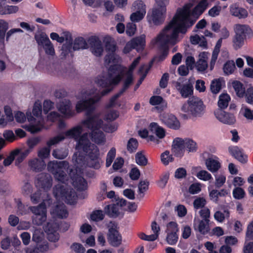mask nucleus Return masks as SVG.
<instances>
[{"label": "nucleus", "instance_id": "680f3d73", "mask_svg": "<svg viewBox=\"0 0 253 253\" xmlns=\"http://www.w3.org/2000/svg\"><path fill=\"white\" fill-rule=\"evenodd\" d=\"M244 97L247 103L253 105V86H250L246 89Z\"/></svg>", "mask_w": 253, "mask_h": 253}, {"label": "nucleus", "instance_id": "423d86ee", "mask_svg": "<svg viewBox=\"0 0 253 253\" xmlns=\"http://www.w3.org/2000/svg\"><path fill=\"white\" fill-rule=\"evenodd\" d=\"M157 5L158 7L153 9L150 15L148 13L147 18L149 23L152 22L155 25H160L164 23L165 19L166 5L164 4Z\"/></svg>", "mask_w": 253, "mask_h": 253}, {"label": "nucleus", "instance_id": "2eb2a0df", "mask_svg": "<svg viewBox=\"0 0 253 253\" xmlns=\"http://www.w3.org/2000/svg\"><path fill=\"white\" fill-rule=\"evenodd\" d=\"M58 111L65 118H70L75 115L74 111L72 110L71 102L69 100H65L58 105Z\"/></svg>", "mask_w": 253, "mask_h": 253}, {"label": "nucleus", "instance_id": "8fccbe9b", "mask_svg": "<svg viewBox=\"0 0 253 253\" xmlns=\"http://www.w3.org/2000/svg\"><path fill=\"white\" fill-rule=\"evenodd\" d=\"M138 146V142L136 139L130 138L127 144V150L128 152L132 153L135 152Z\"/></svg>", "mask_w": 253, "mask_h": 253}, {"label": "nucleus", "instance_id": "69168bd1", "mask_svg": "<svg viewBox=\"0 0 253 253\" xmlns=\"http://www.w3.org/2000/svg\"><path fill=\"white\" fill-rule=\"evenodd\" d=\"M29 152L28 150H25L23 152H21L19 150L18 154H17L15 157V165L18 166L19 165H20L26 158V157L29 154Z\"/></svg>", "mask_w": 253, "mask_h": 253}, {"label": "nucleus", "instance_id": "a211bd4d", "mask_svg": "<svg viewBox=\"0 0 253 253\" xmlns=\"http://www.w3.org/2000/svg\"><path fill=\"white\" fill-rule=\"evenodd\" d=\"M71 178L73 185L78 191H82L87 189V181L81 175L76 173Z\"/></svg>", "mask_w": 253, "mask_h": 253}, {"label": "nucleus", "instance_id": "c03bdc74", "mask_svg": "<svg viewBox=\"0 0 253 253\" xmlns=\"http://www.w3.org/2000/svg\"><path fill=\"white\" fill-rule=\"evenodd\" d=\"M208 6V2L206 0H202L192 10L193 14H201L204 12Z\"/></svg>", "mask_w": 253, "mask_h": 253}, {"label": "nucleus", "instance_id": "393cba45", "mask_svg": "<svg viewBox=\"0 0 253 253\" xmlns=\"http://www.w3.org/2000/svg\"><path fill=\"white\" fill-rule=\"evenodd\" d=\"M68 165L67 161H53L49 162L47 164V169L49 171L54 174L55 171L59 170L60 168H65Z\"/></svg>", "mask_w": 253, "mask_h": 253}, {"label": "nucleus", "instance_id": "f257e3e1", "mask_svg": "<svg viewBox=\"0 0 253 253\" xmlns=\"http://www.w3.org/2000/svg\"><path fill=\"white\" fill-rule=\"evenodd\" d=\"M196 21L191 17L189 4H185L182 8L177 10L172 20L158 37V41L162 42L159 47L160 53L156 56L158 62H162L167 57L169 52L168 44L174 45L176 43L179 33L186 34L187 29L192 27Z\"/></svg>", "mask_w": 253, "mask_h": 253}, {"label": "nucleus", "instance_id": "bf43d9fd", "mask_svg": "<svg viewBox=\"0 0 253 253\" xmlns=\"http://www.w3.org/2000/svg\"><path fill=\"white\" fill-rule=\"evenodd\" d=\"M46 219V214H39L32 216L33 223L36 225H42Z\"/></svg>", "mask_w": 253, "mask_h": 253}, {"label": "nucleus", "instance_id": "37998d69", "mask_svg": "<svg viewBox=\"0 0 253 253\" xmlns=\"http://www.w3.org/2000/svg\"><path fill=\"white\" fill-rule=\"evenodd\" d=\"M105 215L103 211L100 210H94L90 215L89 220L95 222L102 220Z\"/></svg>", "mask_w": 253, "mask_h": 253}, {"label": "nucleus", "instance_id": "58836bf2", "mask_svg": "<svg viewBox=\"0 0 253 253\" xmlns=\"http://www.w3.org/2000/svg\"><path fill=\"white\" fill-rule=\"evenodd\" d=\"M30 210L34 213V215L46 214V207L43 202L40 204L38 206L30 207Z\"/></svg>", "mask_w": 253, "mask_h": 253}, {"label": "nucleus", "instance_id": "cd10ccee", "mask_svg": "<svg viewBox=\"0 0 253 253\" xmlns=\"http://www.w3.org/2000/svg\"><path fill=\"white\" fill-rule=\"evenodd\" d=\"M72 47L74 51L78 50L81 49H87L88 47L87 42L82 37L76 38L73 42Z\"/></svg>", "mask_w": 253, "mask_h": 253}, {"label": "nucleus", "instance_id": "72a5a7b5", "mask_svg": "<svg viewBox=\"0 0 253 253\" xmlns=\"http://www.w3.org/2000/svg\"><path fill=\"white\" fill-rule=\"evenodd\" d=\"M150 130L152 131H155L156 136L160 139L163 138L166 135L165 129L160 126L157 123L153 122L150 124Z\"/></svg>", "mask_w": 253, "mask_h": 253}, {"label": "nucleus", "instance_id": "052dcab7", "mask_svg": "<svg viewBox=\"0 0 253 253\" xmlns=\"http://www.w3.org/2000/svg\"><path fill=\"white\" fill-rule=\"evenodd\" d=\"M207 204L206 199L203 197H198L193 202V206L195 209H203Z\"/></svg>", "mask_w": 253, "mask_h": 253}, {"label": "nucleus", "instance_id": "79ce46f5", "mask_svg": "<svg viewBox=\"0 0 253 253\" xmlns=\"http://www.w3.org/2000/svg\"><path fill=\"white\" fill-rule=\"evenodd\" d=\"M35 39L39 47H42L44 44L50 41L48 36L44 33H42L35 36Z\"/></svg>", "mask_w": 253, "mask_h": 253}, {"label": "nucleus", "instance_id": "a18cd8bd", "mask_svg": "<svg viewBox=\"0 0 253 253\" xmlns=\"http://www.w3.org/2000/svg\"><path fill=\"white\" fill-rule=\"evenodd\" d=\"M184 140L185 148L190 152H195L197 150V145L196 142L191 139H185Z\"/></svg>", "mask_w": 253, "mask_h": 253}, {"label": "nucleus", "instance_id": "c85d7f7f", "mask_svg": "<svg viewBox=\"0 0 253 253\" xmlns=\"http://www.w3.org/2000/svg\"><path fill=\"white\" fill-rule=\"evenodd\" d=\"M77 195L75 190L72 188L68 189L67 194L65 195L64 198L65 202L67 204L75 205L77 203Z\"/></svg>", "mask_w": 253, "mask_h": 253}, {"label": "nucleus", "instance_id": "0eeeda50", "mask_svg": "<svg viewBox=\"0 0 253 253\" xmlns=\"http://www.w3.org/2000/svg\"><path fill=\"white\" fill-rule=\"evenodd\" d=\"M185 81L186 80L180 78L174 83L176 89L183 98L189 97L193 94V85L190 83L184 84Z\"/></svg>", "mask_w": 253, "mask_h": 253}, {"label": "nucleus", "instance_id": "f03ea898", "mask_svg": "<svg viewBox=\"0 0 253 253\" xmlns=\"http://www.w3.org/2000/svg\"><path fill=\"white\" fill-rule=\"evenodd\" d=\"M100 97L96 96L93 98L83 99L77 102L76 110L80 113L85 111L86 119L82 121V124L85 127L91 130L90 137L92 141L100 144L105 141L104 133L100 130L102 128L107 132H113L117 129L115 125H107L96 115H92L95 110V105L100 100Z\"/></svg>", "mask_w": 253, "mask_h": 253}, {"label": "nucleus", "instance_id": "1a4fd4ad", "mask_svg": "<svg viewBox=\"0 0 253 253\" xmlns=\"http://www.w3.org/2000/svg\"><path fill=\"white\" fill-rule=\"evenodd\" d=\"M107 240L109 244L114 247H118L122 244V237L117 225L114 224L109 228Z\"/></svg>", "mask_w": 253, "mask_h": 253}, {"label": "nucleus", "instance_id": "4d7b16f0", "mask_svg": "<svg viewBox=\"0 0 253 253\" xmlns=\"http://www.w3.org/2000/svg\"><path fill=\"white\" fill-rule=\"evenodd\" d=\"M65 138V136L64 134H59L53 138H51L49 141L47 142V145L49 148L52 145L56 144L63 141Z\"/></svg>", "mask_w": 253, "mask_h": 253}, {"label": "nucleus", "instance_id": "9d476101", "mask_svg": "<svg viewBox=\"0 0 253 253\" xmlns=\"http://www.w3.org/2000/svg\"><path fill=\"white\" fill-rule=\"evenodd\" d=\"M87 42L90 46V50L94 55L100 57L102 55L104 49L102 42L98 37L90 36L89 37Z\"/></svg>", "mask_w": 253, "mask_h": 253}, {"label": "nucleus", "instance_id": "f8f14e48", "mask_svg": "<svg viewBox=\"0 0 253 253\" xmlns=\"http://www.w3.org/2000/svg\"><path fill=\"white\" fill-rule=\"evenodd\" d=\"M168 231L166 238L168 243L171 245H175L178 238L177 232L178 231L177 224L173 221L169 222L167 225Z\"/></svg>", "mask_w": 253, "mask_h": 253}, {"label": "nucleus", "instance_id": "c756f323", "mask_svg": "<svg viewBox=\"0 0 253 253\" xmlns=\"http://www.w3.org/2000/svg\"><path fill=\"white\" fill-rule=\"evenodd\" d=\"M232 86L238 97L241 98L244 97L246 90L244 84L241 82L234 81L232 82Z\"/></svg>", "mask_w": 253, "mask_h": 253}, {"label": "nucleus", "instance_id": "6e6d98bb", "mask_svg": "<svg viewBox=\"0 0 253 253\" xmlns=\"http://www.w3.org/2000/svg\"><path fill=\"white\" fill-rule=\"evenodd\" d=\"M19 152V149H16L13 151H12L9 155L4 160L3 164L5 167L9 166L11 164L13 161L15 159V157L17 154H18Z\"/></svg>", "mask_w": 253, "mask_h": 253}, {"label": "nucleus", "instance_id": "a878e982", "mask_svg": "<svg viewBox=\"0 0 253 253\" xmlns=\"http://www.w3.org/2000/svg\"><path fill=\"white\" fill-rule=\"evenodd\" d=\"M52 213L60 218H66L68 215V212L63 204L57 205L53 210Z\"/></svg>", "mask_w": 253, "mask_h": 253}, {"label": "nucleus", "instance_id": "39448f33", "mask_svg": "<svg viewBox=\"0 0 253 253\" xmlns=\"http://www.w3.org/2000/svg\"><path fill=\"white\" fill-rule=\"evenodd\" d=\"M235 35L233 39V46L237 50L244 44L247 37L252 34L253 31L247 25L237 24L235 28Z\"/></svg>", "mask_w": 253, "mask_h": 253}, {"label": "nucleus", "instance_id": "473e14b6", "mask_svg": "<svg viewBox=\"0 0 253 253\" xmlns=\"http://www.w3.org/2000/svg\"><path fill=\"white\" fill-rule=\"evenodd\" d=\"M232 14L239 18H245L248 16V11L243 8L232 6L230 9Z\"/></svg>", "mask_w": 253, "mask_h": 253}, {"label": "nucleus", "instance_id": "603ef678", "mask_svg": "<svg viewBox=\"0 0 253 253\" xmlns=\"http://www.w3.org/2000/svg\"><path fill=\"white\" fill-rule=\"evenodd\" d=\"M135 162L140 166H145L148 164V160L142 152H137L135 156Z\"/></svg>", "mask_w": 253, "mask_h": 253}, {"label": "nucleus", "instance_id": "4be33fe9", "mask_svg": "<svg viewBox=\"0 0 253 253\" xmlns=\"http://www.w3.org/2000/svg\"><path fill=\"white\" fill-rule=\"evenodd\" d=\"M149 103L153 106L158 105L156 107L158 110H163L167 107V103L166 100L161 96L153 95L150 98Z\"/></svg>", "mask_w": 253, "mask_h": 253}, {"label": "nucleus", "instance_id": "774afa93", "mask_svg": "<svg viewBox=\"0 0 253 253\" xmlns=\"http://www.w3.org/2000/svg\"><path fill=\"white\" fill-rule=\"evenodd\" d=\"M53 156L57 159H64L68 155V152L63 149H55L52 152Z\"/></svg>", "mask_w": 253, "mask_h": 253}, {"label": "nucleus", "instance_id": "6e6552de", "mask_svg": "<svg viewBox=\"0 0 253 253\" xmlns=\"http://www.w3.org/2000/svg\"><path fill=\"white\" fill-rule=\"evenodd\" d=\"M59 228V224L54 220L47 222L43 227L44 231L47 233V239L50 242L55 243L59 240L60 236L57 232Z\"/></svg>", "mask_w": 253, "mask_h": 253}, {"label": "nucleus", "instance_id": "bb28decb", "mask_svg": "<svg viewBox=\"0 0 253 253\" xmlns=\"http://www.w3.org/2000/svg\"><path fill=\"white\" fill-rule=\"evenodd\" d=\"M103 42L105 44V50L108 53H115L117 46L111 37L109 36H106L103 39Z\"/></svg>", "mask_w": 253, "mask_h": 253}, {"label": "nucleus", "instance_id": "7ed1b4c3", "mask_svg": "<svg viewBox=\"0 0 253 253\" xmlns=\"http://www.w3.org/2000/svg\"><path fill=\"white\" fill-rule=\"evenodd\" d=\"M205 106L199 98L193 96L181 107V110L185 113H190L196 117H201L204 113Z\"/></svg>", "mask_w": 253, "mask_h": 253}, {"label": "nucleus", "instance_id": "f3484780", "mask_svg": "<svg viewBox=\"0 0 253 253\" xmlns=\"http://www.w3.org/2000/svg\"><path fill=\"white\" fill-rule=\"evenodd\" d=\"M184 139L177 137L173 140L172 151L175 156L181 157L184 154Z\"/></svg>", "mask_w": 253, "mask_h": 253}, {"label": "nucleus", "instance_id": "2f4dec72", "mask_svg": "<svg viewBox=\"0 0 253 253\" xmlns=\"http://www.w3.org/2000/svg\"><path fill=\"white\" fill-rule=\"evenodd\" d=\"M105 210L106 214L110 217L116 218L120 214L119 207L116 204L107 206Z\"/></svg>", "mask_w": 253, "mask_h": 253}, {"label": "nucleus", "instance_id": "09e8293b", "mask_svg": "<svg viewBox=\"0 0 253 253\" xmlns=\"http://www.w3.org/2000/svg\"><path fill=\"white\" fill-rule=\"evenodd\" d=\"M68 188H66L63 185H57L53 188V193L55 197H61L64 198Z\"/></svg>", "mask_w": 253, "mask_h": 253}, {"label": "nucleus", "instance_id": "ea45409f", "mask_svg": "<svg viewBox=\"0 0 253 253\" xmlns=\"http://www.w3.org/2000/svg\"><path fill=\"white\" fill-rule=\"evenodd\" d=\"M133 82V74L126 73V78L124 80L122 88L119 92L122 94L129 87Z\"/></svg>", "mask_w": 253, "mask_h": 253}, {"label": "nucleus", "instance_id": "e433bc0d", "mask_svg": "<svg viewBox=\"0 0 253 253\" xmlns=\"http://www.w3.org/2000/svg\"><path fill=\"white\" fill-rule=\"evenodd\" d=\"M229 95L227 93L221 94L219 97L218 101V109L223 110L227 107L230 100Z\"/></svg>", "mask_w": 253, "mask_h": 253}, {"label": "nucleus", "instance_id": "6ab92c4d", "mask_svg": "<svg viewBox=\"0 0 253 253\" xmlns=\"http://www.w3.org/2000/svg\"><path fill=\"white\" fill-rule=\"evenodd\" d=\"M66 42L64 43L61 49L60 56L61 58H65L67 55L70 54L71 56L72 57L74 56L73 53V39L71 35L68 36L67 35L66 37Z\"/></svg>", "mask_w": 253, "mask_h": 253}, {"label": "nucleus", "instance_id": "4c0bfd02", "mask_svg": "<svg viewBox=\"0 0 253 253\" xmlns=\"http://www.w3.org/2000/svg\"><path fill=\"white\" fill-rule=\"evenodd\" d=\"M209 222L210 221L200 220L198 227H195V229L202 235L208 234L210 230Z\"/></svg>", "mask_w": 253, "mask_h": 253}, {"label": "nucleus", "instance_id": "0e129e2a", "mask_svg": "<svg viewBox=\"0 0 253 253\" xmlns=\"http://www.w3.org/2000/svg\"><path fill=\"white\" fill-rule=\"evenodd\" d=\"M64 168H60L59 170L55 171V172L53 174L54 175V177L59 181H60L62 183L64 182L66 179V177L67 174L65 171L63 170Z\"/></svg>", "mask_w": 253, "mask_h": 253}, {"label": "nucleus", "instance_id": "4468645a", "mask_svg": "<svg viewBox=\"0 0 253 253\" xmlns=\"http://www.w3.org/2000/svg\"><path fill=\"white\" fill-rule=\"evenodd\" d=\"M52 178L50 174L41 173L38 175L37 184L45 191L48 190L51 187Z\"/></svg>", "mask_w": 253, "mask_h": 253}, {"label": "nucleus", "instance_id": "13d9d810", "mask_svg": "<svg viewBox=\"0 0 253 253\" xmlns=\"http://www.w3.org/2000/svg\"><path fill=\"white\" fill-rule=\"evenodd\" d=\"M65 138V136L64 134H59L53 138H51L49 141L47 142V145L49 148L52 145L56 144L63 141Z\"/></svg>", "mask_w": 253, "mask_h": 253}, {"label": "nucleus", "instance_id": "338daca9", "mask_svg": "<svg viewBox=\"0 0 253 253\" xmlns=\"http://www.w3.org/2000/svg\"><path fill=\"white\" fill-rule=\"evenodd\" d=\"M119 117V114L117 111L112 110L108 112L104 116V120L107 122H111Z\"/></svg>", "mask_w": 253, "mask_h": 253}, {"label": "nucleus", "instance_id": "864d4df0", "mask_svg": "<svg viewBox=\"0 0 253 253\" xmlns=\"http://www.w3.org/2000/svg\"><path fill=\"white\" fill-rule=\"evenodd\" d=\"M116 154V150L115 148L112 147L109 151L107 154L106 160V167H109L113 162Z\"/></svg>", "mask_w": 253, "mask_h": 253}, {"label": "nucleus", "instance_id": "ddd939ff", "mask_svg": "<svg viewBox=\"0 0 253 253\" xmlns=\"http://www.w3.org/2000/svg\"><path fill=\"white\" fill-rule=\"evenodd\" d=\"M214 114L217 119L224 124L232 125L236 121L233 114L226 112L221 109H216L214 111Z\"/></svg>", "mask_w": 253, "mask_h": 253}, {"label": "nucleus", "instance_id": "aec40b11", "mask_svg": "<svg viewBox=\"0 0 253 253\" xmlns=\"http://www.w3.org/2000/svg\"><path fill=\"white\" fill-rule=\"evenodd\" d=\"M229 151L231 155L240 162L243 164L247 162L248 156L243 153V150L238 146L230 147Z\"/></svg>", "mask_w": 253, "mask_h": 253}, {"label": "nucleus", "instance_id": "a19ab883", "mask_svg": "<svg viewBox=\"0 0 253 253\" xmlns=\"http://www.w3.org/2000/svg\"><path fill=\"white\" fill-rule=\"evenodd\" d=\"M73 160L74 161L75 165H77V167H83L87 166V159L82 154L78 155L75 153L73 157Z\"/></svg>", "mask_w": 253, "mask_h": 253}, {"label": "nucleus", "instance_id": "de8ad7c7", "mask_svg": "<svg viewBox=\"0 0 253 253\" xmlns=\"http://www.w3.org/2000/svg\"><path fill=\"white\" fill-rule=\"evenodd\" d=\"M161 160L164 165L167 166L170 162L173 161L174 158L172 155L170 154L169 151L166 150L161 154Z\"/></svg>", "mask_w": 253, "mask_h": 253}, {"label": "nucleus", "instance_id": "7c9ffc66", "mask_svg": "<svg viewBox=\"0 0 253 253\" xmlns=\"http://www.w3.org/2000/svg\"><path fill=\"white\" fill-rule=\"evenodd\" d=\"M15 202L16 204V213L18 215H24L28 214L29 212L30 207H28L22 203L20 199H15Z\"/></svg>", "mask_w": 253, "mask_h": 253}, {"label": "nucleus", "instance_id": "5fc2aeb1", "mask_svg": "<svg viewBox=\"0 0 253 253\" xmlns=\"http://www.w3.org/2000/svg\"><path fill=\"white\" fill-rule=\"evenodd\" d=\"M221 81L220 79L213 80L211 84V91L214 94L217 93L221 90Z\"/></svg>", "mask_w": 253, "mask_h": 253}, {"label": "nucleus", "instance_id": "3c124183", "mask_svg": "<svg viewBox=\"0 0 253 253\" xmlns=\"http://www.w3.org/2000/svg\"><path fill=\"white\" fill-rule=\"evenodd\" d=\"M8 28V23L4 20H0V42H4L5 33Z\"/></svg>", "mask_w": 253, "mask_h": 253}, {"label": "nucleus", "instance_id": "dca6fc26", "mask_svg": "<svg viewBox=\"0 0 253 253\" xmlns=\"http://www.w3.org/2000/svg\"><path fill=\"white\" fill-rule=\"evenodd\" d=\"M205 165L207 169L212 173L216 172L221 167L219 159L213 155L206 160Z\"/></svg>", "mask_w": 253, "mask_h": 253}, {"label": "nucleus", "instance_id": "412c9836", "mask_svg": "<svg viewBox=\"0 0 253 253\" xmlns=\"http://www.w3.org/2000/svg\"><path fill=\"white\" fill-rule=\"evenodd\" d=\"M19 10L17 6L9 5L6 0H0V14L6 15L16 13Z\"/></svg>", "mask_w": 253, "mask_h": 253}, {"label": "nucleus", "instance_id": "9b49d317", "mask_svg": "<svg viewBox=\"0 0 253 253\" xmlns=\"http://www.w3.org/2000/svg\"><path fill=\"white\" fill-rule=\"evenodd\" d=\"M162 122L169 128L177 130L180 127V123L177 118L173 114L164 113L161 116Z\"/></svg>", "mask_w": 253, "mask_h": 253}, {"label": "nucleus", "instance_id": "e2e57ef3", "mask_svg": "<svg viewBox=\"0 0 253 253\" xmlns=\"http://www.w3.org/2000/svg\"><path fill=\"white\" fill-rule=\"evenodd\" d=\"M245 192L242 188L236 187L233 190V196L236 199H242L245 197Z\"/></svg>", "mask_w": 253, "mask_h": 253}, {"label": "nucleus", "instance_id": "b1692460", "mask_svg": "<svg viewBox=\"0 0 253 253\" xmlns=\"http://www.w3.org/2000/svg\"><path fill=\"white\" fill-rule=\"evenodd\" d=\"M83 132V128L81 126H77L66 131L64 135L66 137L74 138L77 140Z\"/></svg>", "mask_w": 253, "mask_h": 253}, {"label": "nucleus", "instance_id": "5701e85b", "mask_svg": "<svg viewBox=\"0 0 253 253\" xmlns=\"http://www.w3.org/2000/svg\"><path fill=\"white\" fill-rule=\"evenodd\" d=\"M29 166L35 172H40L44 169L46 164L43 160L34 159L29 161Z\"/></svg>", "mask_w": 253, "mask_h": 253}, {"label": "nucleus", "instance_id": "f704fd0d", "mask_svg": "<svg viewBox=\"0 0 253 253\" xmlns=\"http://www.w3.org/2000/svg\"><path fill=\"white\" fill-rule=\"evenodd\" d=\"M77 147L78 149H83L85 147V145L87 146L91 144V143L88 139V133L85 132L82 135H80L79 138L77 140Z\"/></svg>", "mask_w": 253, "mask_h": 253}, {"label": "nucleus", "instance_id": "20e7f679", "mask_svg": "<svg viewBox=\"0 0 253 253\" xmlns=\"http://www.w3.org/2000/svg\"><path fill=\"white\" fill-rule=\"evenodd\" d=\"M82 149L86 156L87 166L95 169L101 167L100 152L98 147L94 144L91 143Z\"/></svg>", "mask_w": 253, "mask_h": 253}, {"label": "nucleus", "instance_id": "c9c22d12", "mask_svg": "<svg viewBox=\"0 0 253 253\" xmlns=\"http://www.w3.org/2000/svg\"><path fill=\"white\" fill-rule=\"evenodd\" d=\"M131 46L136 49H143L145 45V39L143 37H138L130 41Z\"/></svg>", "mask_w": 253, "mask_h": 253}, {"label": "nucleus", "instance_id": "49530a36", "mask_svg": "<svg viewBox=\"0 0 253 253\" xmlns=\"http://www.w3.org/2000/svg\"><path fill=\"white\" fill-rule=\"evenodd\" d=\"M235 64L233 60L227 61L223 66V71L227 75L232 74L235 69Z\"/></svg>", "mask_w": 253, "mask_h": 253}]
</instances>
